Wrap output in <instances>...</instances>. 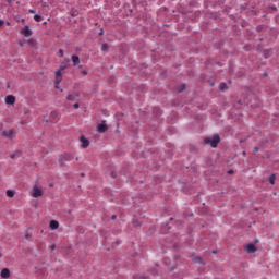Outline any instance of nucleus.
Masks as SVG:
<instances>
[{
  "instance_id": "f257e3e1",
  "label": "nucleus",
  "mask_w": 279,
  "mask_h": 279,
  "mask_svg": "<svg viewBox=\"0 0 279 279\" xmlns=\"http://www.w3.org/2000/svg\"><path fill=\"white\" fill-rule=\"evenodd\" d=\"M69 62H71L70 59H64V61L61 62L59 70L56 71V84H60V82H62V71L69 66Z\"/></svg>"
},
{
  "instance_id": "f03ea898",
  "label": "nucleus",
  "mask_w": 279,
  "mask_h": 279,
  "mask_svg": "<svg viewBox=\"0 0 279 279\" xmlns=\"http://www.w3.org/2000/svg\"><path fill=\"white\" fill-rule=\"evenodd\" d=\"M204 143L215 148L217 145H219V143H221V137H219V134H215L213 136L205 137Z\"/></svg>"
},
{
  "instance_id": "7ed1b4c3",
  "label": "nucleus",
  "mask_w": 279,
  "mask_h": 279,
  "mask_svg": "<svg viewBox=\"0 0 279 279\" xmlns=\"http://www.w3.org/2000/svg\"><path fill=\"white\" fill-rule=\"evenodd\" d=\"M0 134L3 138H9V141H12V138L16 136V131L14 129H2L0 130Z\"/></svg>"
},
{
  "instance_id": "20e7f679",
  "label": "nucleus",
  "mask_w": 279,
  "mask_h": 279,
  "mask_svg": "<svg viewBox=\"0 0 279 279\" xmlns=\"http://www.w3.org/2000/svg\"><path fill=\"white\" fill-rule=\"evenodd\" d=\"M32 197H34L35 199H38V197H43V187L38 186V184L36 183L33 185Z\"/></svg>"
},
{
  "instance_id": "39448f33",
  "label": "nucleus",
  "mask_w": 279,
  "mask_h": 279,
  "mask_svg": "<svg viewBox=\"0 0 279 279\" xmlns=\"http://www.w3.org/2000/svg\"><path fill=\"white\" fill-rule=\"evenodd\" d=\"M70 160H73V155L71 154H65L64 156H62L60 159H59V162L61 165H64V162H69Z\"/></svg>"
},
{
  "instance_id": "423d86ee",
  "label": "nucleus",
  "mask_w": 279,
  "mask_h": 279,
  "mask_svg": "<svg viewBox=\"0 0 279 279\" xmlns=\"http://www.w3.org/2000/svg\"><path fill=\"white\" fill-rule=\"evenodd\" d=\"M108 131V125H106V121L104 120L100 124H98V129L97 132H99V134H104V132Z\"/></svg>"
},
{
  "instance_id": "0eeeda50",
  "label": "nucleus",
  "mask_w": 279,
  "mask_h": 279,
  "mask_svg": "<svg viewBox=\"0 0 279 279\" xmlns=\"http://www.w3.org/2000/svg\"><path fill=\"white\" fill-rule=\"evenodd\" d=\"M80 141L82 143L83 149H86V147H88V145H90V141H88V138H86V136H84V135H82L80 137Z\"/></svg>"
},
{
  "instance_id": "6e6552de",
  "label": "nucleus",
  "mask_w": 279,
  "mask_h": 279,
  "mask_svg": "<svg viewBox=\"0 0 279 279\" xmlns=\"http://www.w3.org/2000/svg\"><path fill=\"white\" fill-rule=\"evenodd\" d=\"M245 251L248 254H254L257 251V248H256V245H254V244H246L245 245Z\"/></svg>"
},
{
  "instance_id": "1a4fd4ad",
  "label": "nucleus",
  "mask_w": 279,
  "mask_h": 279,
  "mask_svg": "<svg viewBox=\"0 0 279 279\" xmlns=\"http://www.w3.org/2000/svg\"><path fill=\"white\" fill-rule=\"evenodd\" d=\"M15 101H16V97H14L12 95H9V96L5 97V104L14 106Z\"/></svg>"
},
{
  "instance_id": "9d476101",
  "label": "nucleus",
  "mask_w": 279,
  "mask_h": 279,
  "mask_svg": "<svg viewBox=\"0 0 279 279\" xmlns=\"http://www.w3.org/2000/svg\"><path fill=\"white\" fill-rule=\"evenodd\" d=\"M50 230H58V228H60V222L56 221V220H51L49 223Z\"/></svg>"
},
{
  "instance_id": "9b49d317",
  "label": "nucleus",
  "mask_w": 279,
  "mask_h": 279,
  "mask_svg": "<svg viewBox=\"0 0 279 279\" xmlns=\"http://www.w3.org/2000/svg\"><path fill=\"white\" fill-rule=\"evenodd\" d=\"M21 34H23L24 36H32V29H29V27L26 25L22 29Z\"/></svg>"
},
{
  "instance_id": "f8f14e48",
  "label": "nucleus",
  "mask_w": 279,
  "mask_h": 279,
  "mask_svg": "<svg viewBox=\"0 0 279 279\" xmlns=\"http://www.w3.org/2000/svg\"><path fill=\"white\" fill-rule=\"evenodd\" d=\"M1 278H10V269L3 268L0 274Z\"/></svg>"
},
{
  "instance_id": "ddd939ff",
  "label": "nucleus",
  "mask_w": 279,
  "mask_h": 279,
  "mask_svg": "<svg viewBox=\"0 0 279 279\" xmlns=\"http://www.w3.org/2000/svg\"><path fill=\"white\" fill-rule=\"evenodd\" d=\"M72 62H73V66H77V64H80V57L72 56Z\"/></svg>"
},
{
  "instance_id": "4468645a",
  "label": "nucleus",
  "mask_w": 279,
  "mask_h": 279,
  "mask_svg": "<svg viewBox=\"0 0 279 279\" xmlns=\"http://www.w3.org/2000/svg\"><path fill=\"white\" fill-rule=\"evenodd\" d=\"M14 195H16V192H14L13 190L7 191V197H14Z\"/></svg>"
},
{
  "instance_id": "2eb2a0df",
  "label": "nucleus",
  "mask_w": 279,
  "mask_h": 279,
  "mask_svg": "<svg viewBox=\"0 0 279 279\" xmlns=\"http://www.w3.org/2000/svg\"><path fill=\"white\" fill-rule=\"evenodd\" d=\"M219 90H228V85L226 83H221L219 86Z\"/></svg>"
},
{
  "instance_id": "dca6fc26",
  "label": "nucleus",
  "mask_w": 279,
  "mask_h": 279,
  "mask_svg": "<svg viewBox=\"0 0 279 279\" xmlns=\"http://www.w3.org/2000/svg\"><path fill=\"white\" fill-rule=\"evenodd\" d=\"M269 182H270V184H276V174H271L269 177Z\"/></svg>"
},
{
  "instance_id": "f3484780",
  "label": "nucleus",
  "mask_w": 279,
  "mask_h": 279,
  "mask_svg": "<svg viewBox=\"0 0 279 279\" xmlns=\"http://www.w3.org/2000/svg\"><path fill=\"white\" fill-rule=\"evenodd\" d=\"M110 49V46L108 44H102L101 51H108Z\"/></svg>"
},
{
  "instance_id": "a211bd4d",
  "label": "nucleus",
  "mask_w": 279,
  "mask_h": 279,
  "mask_svg": "<svg viewBox=\"0 0 279 279\" xmlns=\"http://www.w3.org/2000/svg\"><path fill=\"white\" fill-rule=\"evenodd\" d=\"M68 101H75V96L73 94H70L66 96Z\"/></svg>"
},
{
  "instance_id": "6ab92c4d",
  "label": "nucleus",
  "mask_w": 279,
  "mask_h": 279,
  "mask_svg": "<svg viewBox=\"0 0 279 279\" xmlns=\"http://www.w3.org/2000/svg\"><path fill=\"white\" fill-rule=\"evenodd\" d=\"M34 20L37 21V23H40V21H43V16L36 14L34 15Z\"/></svg>"
},
{
  "instance_id": "aec40b11",
  "label": "nucleus",
  "mask_w": 279,
  "mask_h": 279,
  "mask_svg": "<svg viewBox=\"0 0 279 279\" xmlns=\"http://www.w3.org/2000/svg\"><path fill=\"white\" fill-rule=\"evenodd\" d=\"M193 260L194 263H198L199 265L204 264V262H202V257H195Z\"/></svg>"
},
{
  "instance_id": "412c9836",
  "label": "nucleus",
  "mask_w": 279,
  "mask_h": 279,
  "mask_svg": "<svg viewBox=\"0 0 279 279\" xmlns=\"http://www.w3.org/2000/svg\"><path fill=\"white\" fill-rule=\"evenodd\" d=\"M186 90V85H181V87L178 89V93H184Z\"/></svg>"
},
{
  "instance_id": "4be33fe9",
  "label": "nucleus",
  "mask_w": 279,
  "mask_h": 279,
  "mask_svg": "<svg viewBox=\"0 0 279 279\" xmlns=\"http://www.w3.org/2000/svg\"><path fill=\"white\" fill-rule=\"evenodd\" d=\"M133 226H134L135 228H138V227L141 226V222H138V220H134V221H133Z\"/></svg>"
},
{
  "instance_id": "5701e85b",
  "label": "nucleus",
  "mask_w": 279,
  "mask_h": 279,
  "mask_svg": "<svg viewBox=\"0 0 279 279\" xmlns=\"http://www.w3.org/2000/svg\"><path fill=\"white\" fill-rule=\"evenodd\" d=\"M77 14H80V12H77L76 10L71 12L72 16H77Z\"/></svg>"
},
{
  "instance_id": "b1692460",
  "label": "nucleus",
  "mask_w": 279,
  "mask_h": 279,
  "mask_svg": "<svg viewBox=\"0 0 279 279\" xmlns=\"http://www.w3.org/2000/svg\"><path fill=\"white\" fill-rule=\"evenodd\" d=\"M51 117H52V119H56L58 117V113L56 111H52Z\"/></svg>"
},
{
  "instance_id": "393cba45",
  "label": "nucleus",
  "mask_w": 279,
  "mask_h": 279,
  "mask_svg": "<svg viewBox=\"0 0 279 279\" xmlns=\"http://www.w3.org/2000/svg\"><path fill=\"white\" fill-rule=\"evenodd\" d=\"M59 54L61 56V58L64 57V50L60 49Z\"/></svg>"
},
{
  "instance_id": "a878e982",
  "label": "nucleus",
  "mask_w": 279,
  "mask_h": 279,
  "mask_svg": "<svg viewBox=\"0 0 279 279\" xmlns=\"http://www.w3.org/2000/svg\"><path fill=\"white\" fill-rule=\"evenodd\" d=\"M72 96H73L74 99H75V98L80 97V93H74V94H72Z\"/></svg>"
},
{
  "instance_id": "bb28decb",
  "label": "nucleus",
  "mask_w": 279,
  "mask_h": 279,
  "mask_svg": "<svg viewBox=\"0 0 279 279\" xmlns=\"http://www.w3.org/2000/svg\"><path fill=\"white\" fill-rule=\"evenodd\" d=\"M73 108H75V110H77V108H80V104L78 102L74 104Z\"/></svg>"
},
{
  "instance_id": "cd10ccee",
  "label": "nucleus",
  "mask_w": 279,
  "mask_h": 279,
  "mask_svg": "<svg viewBox=\"0 0 279 279\" xmlns=\"http://www.w3.org/2000/svg\"><path fill=\"white\" fill-rule=\"evenodd\" d=\"M81 73H82V75H88V71H86V70H83Z\"/></svg>"
},
{
  "instance_id": "c85d7f7f",
  "label": "nucleus",
  "mask_w": 279,
  "mask_h": 279,
  "mask_svg": "<svg viewBox=\"0 0 279 279\" xmlns=\"http://www.w3.org/2000/svg\"><path fill=\"white\" fill-rule=\"evenodd\" d=\"M254 151H255V154L259 151L258 146H255V147H254Z\"/></svg>"
},
{
  "instance_id": "c756f323",
  "label": "nucleus",
  "mask_w": 279,
  "mask_h": 279,
  "mask_svg": "<svg viewBox=\"0 0 279 279\" xmlns=\"http://www.w3.org/2000/svg\"><path fill=\"white\" fill-rule=\"evenodd\" d=\"M54 88H60V84H58V83H56V81H54Z\"/></svg>"
},
{
  "instance_id": "7c9ffc66",
  "label": "nucleus",
  "mask_w": 279,
  "mask_h": 279,
  "mask_svg": "<svg viewBox=\"0 0 279 279\" xmlns=\"http://www.w3.org/2000/svg\"><path fill=\"white\" fill-rule=\"evenodd\" d=\"M228 173L229 175H232L234 173V170H229Z\"/></svg>"
},
{
  "instance_id": "2f4dec72",
  "label": "nucleus",
  "mask_w": 279,
  "mask_h": 279,
  "mask_svg": "<svg viewBox=\"0 0 279 279\" xmlns=\"http://www.w3.org/2000/svg\"><path fill=\"white\" fill-rule=\"evenodd\" d=\"M50 250H52V252H53V250H56V244H52V245L50 246Z\"/></svg>"
},
{
  "instance_id": "473e14b6",
  "label": "nucleus",
  "mask_w": 279,
  "mask_h": 279,
  "mask_svg": "<svg viewBox=\"0 0 279 279\" xmlns=\"http://www.w3.org/2000/svg\"><path fill=\"white\" fill-rule=\"evenodd\" d=\"M111 178H117V173L111 172Z\"/></svg>"
},
{
  "instance_id": "72a5a7b5",
  "label": "nucleus",
  "mask_w": 279,
  "mask_h": 279,
  "mask_svg": "<svg viewBox=\"0 0 279 279\" xmlns=\"http://www.w3.org/2000/svg\"><path fill=\"white\" fill-rule=\"evenodd\" d=\"M15 157H16V155H14V154H13V155H10V158H11V159H14Z\"/></svg>"
},
{
  "instance_id": "f704fd0d",
  "label": "nucleus",
  "mask_w": 279,
  "mask_h": 279,
  "mask_svg": "<svg viewBox=\"0 0 279 279\" xmlns=\"http://www.w3.org/2000/svg\"><path fill=\"white\" fill-rule=\"evenodd\" d=\"M35 12H36L35 10H32V9L29 10L31 14H34Z\"/></svg>"
},
{
  "instance_id": "c9c22d12",
  "label": "nucleus",
  "mask_w": 279,
  "mask_h": 279,
  "mask_svg": "<svg viewBox=\"0 0 279 279\" xmlns=\"http://www.w3.org/2000/svg\"><path fill=\"white\" fill-rule=\"evenodd\" d=\"M104 35V29H101L100 32H99V36H102Z\"/></svg>"
},
{
  "instance_id": "e433bc0d",
  "label": "nucleus",
  "mask_w": 279,
  "mask_h": 279,
  "mask_svg": "<svg viewBox=\"0 0 279 279\" xmlns=\"http://www.w3.org/2000/svg\"><path fill=\"white\" fill-rule=\"evenodd\" d=\"M1 25H3V20H0V27H1Z\"/></svg>"
},
{
  "instance_id": "4c0bfd02",
  "label": "nucleus",
  "mask_w": 279,
  "mask_h": 279,
  "mask_svg": "<svg viewBox=\"0 0 279 279\" xmlns=\"http://www.w3.org/2000/svg\"><path fill=\"white\" fill-rule=\"evenodd\" d=\"M111 219H117V216L113 215V216L111 217Z\"/></svg>"
},
{
  "instance_id": "58836bf2",
  "label": "nucleus",
  "mask_w": 279,
  "mask_h": 279,
  "mask_svg": "<svg viewBox=\"0 0 279 279\" xmlns=\"http://www.w3.org/2000/svg\"><path fill=\"white\" fill-rule=\"evenodd\" d=\"M211 254H217V251H213Z\"/></svg>"
},
{
  "instance_id": "ea45409f",
  "label": "nucleus",
  "mask_w": 279,
  "mask_h": 279,
  "mask_svg": "<svg viewBox=\"0 0 279 279\" xmlns=\"http://www.w3.org/2000/svg\"><path fill=\"white\" fill-rule=\"evenodd\" d=\"M140 279H147V277H141Z\"/></svg>"
},
{
  "instance_id": "a19ab883",
  "label": "nucleus",
  "mask_w": 279,
  "mask_h": 279,
  "mask_svg": "<svg viewBox=\"0 0 279 279\" xmlns=\"http://www.w3.org/2000/svg\"><path fill=\"white\" fill-rule=\"evenodd\" d=\"M45 123H49V120H45Z\"/></svg>"
},
{
  "instance_id": "79ce46f5",
  "label": "nucleus",
  "mask_w": 279,
  "mask_h": 279,
  "mask_svg": "<svg viewBox=\"0 0 279 279\" xmlns=\"http://www.w3.org/2000/svg\"><path fill=\"white\" fill-rule=\"evenodd\" d=\"M173 269H175V267H174V266L171 268V271H173Z\"/></svg>"
},
{
  "instance_id": "37998d69",
  "label": "nucleus",
  "mask_w": 279,
  "mask_h": 279,
  "mask_svg": "<svg viewBox=\"0 0 279 279\" xmlns=\"http://www.w3.org/2000/svg\"><path fill=\"white\" fill-rule=\"evenodd\" d=\"M272 11H276V8H271Z\"/></svg>"
},
{
  "instance_id": "c03bdc74",
  "label": "nucleus",
  "mask_w": 279,
  "mask_h": 279,
  "mask_svg": "<svg viewBox=\"0 0 279 279\" xmlns=\"http://www.w3.org/2000/svg\"><path fill=\"white\" fill-rule=\"evenodd\" d=\"M238 104H242L241 100H239Z\"/></svg>"
},
{
  "instance_id": "a18cd8bd",
  "label": "nucleus",
  "mask_w": 279,
  "mask_h": 279,
  "mask_svg": "<svg viewBox=\"0 0 279 279\" xmlns=\"http://www.w3.org/2000/svg\"><path fill=\"white\" fill-rule=\"evenodd\" d=\"M243 156H245V151H243Z\"/></svg>"
}]
</instances>
